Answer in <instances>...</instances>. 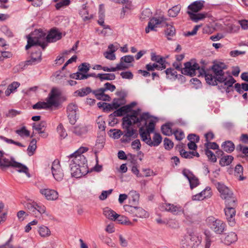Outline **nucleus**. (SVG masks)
I'll return each mask as SVG.
<instances>
[{
  "label": "nucleus",
  "instance_id": "nucleus-1",
  "mask_svg": "<svg viewBox=\"0 0 248 248\" xmlns=\"http://www.w3.org/2000/svg\"><path fill=\"white\" fill-rule=\"evenodd\" d=\"M140 110V109L133 110L131 114H127L123 118V136L121 139L122 143H128L138 137L137 130L131 127L132 125L137 124L140 126L142 122H144V125L147 124V120L150 118L149 114L143 113L139 116Z\"/></svg>",
  "mask_w": 248,
  "mask_h": 248
},
{
  "label": "nucleus",
  "instance_id": "nucleus-2",
  "mask_svg": "<svg viewBox=\"0 0 248 248\" xmlns=\"http://www.w3.org/2000/svg\"><path fill=\"white\" fill-rule=\"evenodd\" d=\"M227 68V66L223 62L215 63L211 67L214 75L212 74L207 75L206 76V82L214 86L217 85V81L224 83V85L227 87L226 92H229V88L232 87L236 80L228 72H224V70Z\"/></svg>",
  "mask_w": 248,
  "mask_h": 248
},
{
  "label": "nucleus",
  "instance_id": "nucleus-3",
  "mask_svg": "<svg viewBox=\"0 0 248 248\" xmlns=\"http://www.w3.org/2000/svg\"><path fill=\"white\" fill-rule=\"evenodd\" d=\"M155 123L154 121L151 120L148 124H147L144 126H141L139 128V133L141 140L150 146H157L162 141V137L160 134L155 133L153 138V140L151 139L150 134L154 132L155 128Z\"/></svg>",
  "mask_w": 248,
  "mask_h": 248
},
{
  "label": "nucleus",
  "instance_id": "nucleus-4",
  "mask_svg": "<svg viewBox=\"0 0 248 248\" xmlns=\"http://www.w3.org/2000/svg\"><path fill=\"white\" fill-rule=\"evenodd\" d=\"M185 67L182 70V74L193 77L197 76L204 77L206 80V76L211 75L209 71H206L203 67H200L199 64L193 61L187 62L184 64Z\"/></svg>",
  "mask_w": 248,
  "mask_h": 248
},
{
  "label": "nucleus",
  "instance_id": "nucleus-5",
  "mask_svg": "<svg viewBox=\"0 0 248 248\" xmlns=\"http://www.w3.org/2000/svg\"><path fill=\"white\" fill-rule=\"evenodd\" d=\"M46 35V33L41 30H36L32 32L27 36L28 43L26 49L28 50L31 46H39L44 50L47 46Z\"/></svg>",
  "mask_w": 248,
  "mask_h": 248
},
{
  "label": "nucleus",
  "instance_id": "nucleus-6",
  "mask_svg": "<svg viewBox=\"0 0 248 248\" xmlns=\"http://www.w3.org/2000/svg\"><path fill=\"white\" fill-rule=\"evenodd\" d=\"M2 153L1 155L0 156V167L1 169L12 167L17 169V170L20 172H24L29 177L30 174L29 173L28 168L25 165L20 163L16 162L14 159H11L10 160L5 157H3L4 153L0 150Z\"/></svg>",
  "mask_w": 248,
  "mask_h": 248
},
{
  "label": "nucleus",
  "instance_id": "nucleus-7",
  "mask_svg": "<svg viewBox=\"0 0 248 248\" xmlns=\"http://www.w3.org/2000/svg\"><path fill=\"white\" fill-rule=\"evenodd\" d=\"M87 151V149L85 148H81L78 151L71 155L70 157L73 159L71 161L70 166H72V165L79 167L87 166L86 157L82 155V153Z\"/></svg>",
  "mask_w": 248,
  "mask_h": 248
},
{
  "label": "nucleus",
  "instance_id": "nucleus-8",
  "mask_svg": "<svg viewBox=\"0 0 248 248\" xmlns=\"http://www.w3.org/2000/svg\"><path fill=\"white\" fill-rule=\"evenodd\" d=\"M236 205V200L232 198L228 203L227 207L224 209L225 214L229 225L233 226L235 224L234 217L235 215V207Z\"/></svg>",
  "mask_w": 248,
  "mask_h": 248
},
{
  "label": "nucleus",
  "instance_id": "nucleus-9",
  "mask_svg": "<svg viewBox=\"0 0 248 248\" xmlns=\"http://www.w3.org/2000/svg\"><path fill=\"white\" fill-rule=\"evenodd\" d=\"M124 209L125 211L131 214L134 217L146 218L149 217V213L142 207L134 206L130 205H124Z\"/></svg>",
  "mask_w": 248,
  "mask_h": 248
},
{
  "label": "nucleus",
  "instance_id": "nucleus-10",
  "mask_svg": "<svg viewBox=\"0 0 248 248\" xmlns=\"http://www.w3.org/2000/svg\"><path fill=\"white\" fill-rule=\"evenodd\" d=\"M207 221L209 223H211V228L216 233L221 234L224 231L226 224L222 220L210 217L207 218Z\"/></svg>",
  "mask_w": 248,
  "mask_h": 248
},
{
  "label": "nucleus",
  "instance_id": "nucleus-11",
  "mask_svg": "<svg viewBox=\"0 0 248 248\" xmlns=\"http://www.w3.org/2000/svg\"><path fill=\"white\" fill-rule=\"evenodd\" d=\"M52 173L54 178L57 181H60L62 180L64 174L60 164V161L56 159L52 164L51 167Z\"/></svg>",
  "mask_w": 248,
  "mask_h": 248
},
{
  "label": "nucleus",
  "instance_id": "nucleus-12",
  "mask_svg": "<svg viewBox=\"0 0 248 248\" xmlns=\"http://www.w3.org/2000/svg\"><path fill=\"white\" fill-rule=\"evenodd\" d=\"M78 111V106L74 103L69 104L67 107V114L69 123L74 124L77 121V112Z\"/></svg>",
  "mask_w": 248,
  "mask_h": 248
},
{
  "label": "nucleus",
  "instance_id": "nucleus-13",
  "mask_svg": "<svg viewBox=\"0 0 248 248\" xmlns=\"http://www.w3.org/2000/svg\"><path fill=\"white\" fill-rule=\"evenodd\" d=\"M71 173L73 177L80 178L87 174L88 171L87 166H78L72 165L70 166Z\"/></svg>",
  "mask_w": 248,
  "mask_h": 248
},
{
  "label": "nucleus",
  "instance_id": "nucleus-14",
  "mask_svg": "<svg viewBox=\"0 0 248 248\" xmlns=\"http://www.w3.org/2000/svg\"><path fill=\"white\" fill-rule=\"evenodd\" d=\"M89 126L84 124H80L73 126L71 130L76 136L82 137L85 135L89 131Z\"/></svg>",
  "mask_w": 248,
  "mask_h": 248
},
{
  "label": "nucleus",
  "instance_id": "nucleus-15",
  "mask_svg": "<svg viewBox=\"0 0 248 248\" xmlns=\"http://www.w3.org/2000/svg\"><path fill=\"white\" fill-rule=\"evenodd\" d=\"M217 188L220 193L222 199L229 200L232 198L233 195L232 191L224 184L218 183L217 185Z\"/></svg>",
  "mask_w": 248,
  "mask_h": 248
},
{
  "label": "nucleus",
  "instance_id": "nucleus-16",
  "mask_svg": "<svg viewBox=\"0 0 248 248\" xmlns=\"http://www.w3.org/2000/svg\"><path fill=\"white\" fill-rule=\"evenodd\" d=\"M183 174L188 179L191 189H192L199 185V179L189 170L184 169Z\"/></svg>",
  "mask_w": 248,
  "mask_h": 248
},
{
  "label": "nucleus",
  "instance_id": "nucleus-17",
  "mask_svg": "<svg viewBox=\"0 0 248 248\" xmlns=\"http://www.w3.org/2000/svg\"><path fill=\"white\" fill-rule=\"evenodd\" d=\"M62 37V33L58 31L56 29H52L48 34L46 36V42L52 43L55 42L58 40H60Z\"/></svg>",
  "mask_w": 248,
  "mask_h": 248
},
{
  "label": "nucleus",
  "instance_id": "nucleus-18",
  "mask_svg": "<svg viewBox=\"0 0 248 248\" xmlns=\"http://www.w3.org/2000/svg\"><path fill=\"white\" fill-rule=\"evenodd\" d=\"M162 210L170 212L174 215H178L179 213L183 212L182 207L179 205L164 203L161 206Z\"/></svg>",
  "mask_w": 248,
  "mask_h": 248
},
{
  "label": "nucleus",
  "instance_id": "nucleus-19",
  "mask_svg": "<svg viewBox=\"0 0 248 248\" xmlns=\"http://www.w3.org/2000/svg\"><path fill=\"white\" fill-rule=\"evenodd\" d=\"M40 193L44 195L47 200H56L58 198V193L55 190L49 188L40 189Z\"/></svg>",
  "mask_w": 248,
  "mask_h": 248
},
{
  "label": "nucleus",
  "instance_id": "nucleus-20",
  "mask_svg": "<svg viewBox=\"0 0 248 248\" xmlns=\"http://www.w3.org/2000/svg\"><path fill=\"white\" fill-rule=\"evenodd\" d=\"M41 55L42 53L40 50L32 53L30 60L26 61V65H30L40 62L42 60Z\"/></svg>",
  "mask_w": 248,
  "mask_h": 248
},
{
  "label": "nucleus",
  "instance_id": "nucleus-21",
  "mask_svg": "<svg viewBox=\"0 0 248 248\" xmlns=\"http://www.w3.org/2000/svg\"><path fill=\"white\" fill-rule=\"evenodd\" d=\"M46 126V122L45 121H42L39 123H33L32 127L33 129L37 131L38 132V133L42 134V137L46 138L47 136V134L45 133L44 131L45 130Z\"/></svg>",
  "mask_w": 248,
  "mask_h": 248
},
{
  "label": "nucleus",
  "instance_id": "nucleus-22",
  "mask_svg": "<svg viewBox=\"0 0 248 248\" xmlns=\"http://www.w3.org/2000/svg\"><path fill=\"white\" fill-rule=\"evenodd\" d=\"M163 22L162 18L158 19L156 18H153L150 19L148 22V26L145 29V31L146 33H148L150 31H155V28L157 27V25L160 24Z\"/></svg>",
  "mask_w": 248,
  "mask_h": 248
},
{
  "label": "nucleus",
  "instance_id": "nucleus-23",
  "mask_svg": "<svg viewBox=\"0 0 248 248\" xmlns=\"http://www.w3.org/2000/svg\"><path fill=\"white\" fill-rule=\"evenodd\" d=\"M211 189L209 187H206L204 190L201 193L193 196V200H202L205 198L210 197L211 195Z\"/></svg>",
  "mask_w": 248,
  "mask_h": 248
},
{
  "label": "nucleus",
  "instance_id": "nucleus-24",
  "mask_svg": "<svg viewBox=\"0 0 248 248\" xmlns=\"http://www.w3.org/2000/svg\"><path fill=\"white\" fill-rule=\"evenodd\" d=\"M134 61L133 56L131 55H127L122 57L120 60V62L118 64V66H120V67L123 68V70H125L128 68V66L125 64L124 63H131Z\"/></svg>",
  "mask_w": 248,
  "mask_h": 248
},
{
  "label": "nucleus",
  "instance_id": "nucleus-25",
  "mask_svg": "<svg viewBox=\"0 0 248 248\" xmlns=\"http://www.w3.org/2000/svg\"><path fill=\"white\" fill-rule=\"evenodd\" d=\"M203 1H196L190 4L188 8L193 12H198L203 7Z\"/></svg>",
  "mask_w": 248,
  "mask_h": 248
},
{
  "label": "nucleus",
  "instance_id": "nucleus-26",
  "mask_svg": "<svg viewBox=\"0 0 248 248\" xmlns=\"http://www.w3.org/2000/svg\"><path fill=\"white\" fill-rule=\"evenodd\" d=\"M237 240L236 234L233 232L229 233L224 239V243L227 245H230L231 244L235 242Z\"/></svg>",
  "mask_w": 248,
  "mask_h": 248
},
{
  "label": "nucleus",
  "instance_id": "nucleus-27",
  "mask_svg": "<svg viewBox=\"0 0 248 248\" xmlns=\"http://www.w3.org/2000/svg\"><path fill=\"white\" fill-rule=\"evenodd\" d=\"M221 147L223 150L227 153H230L233 152L235 148L234 143L230 141H226L222 143Z\"/></svg>",
  "mask_w": 248,
  "mask_h": 248
},
{
  "label": "nucleus",
  "instance_id": "nucleus-28",
  "mask_svg": "<svg viewBox=\"0 0 248 248\" xmlns=\"http://www.w3.org/2000/svg\"><path fill=\"white\" fill-rule=\"evenodd\" d=\"M128 107L126 106H123L119 108L116 109L113 113L111 114L109 116H114V117H120L122 116L125 114L129 112L128 110Z\"/></svg>",
  "mask_w": 248,
  "mask_h": 248
},
{
  "label": "nucleus",
  "instance_id": "nucleus-29",
  "mask_svg": "<svg viewBox=\"0 0 248 248\" xmlns=\"http://www.w3.org/2000/svg\"><path fill=\"white\" fill-rule=\"evenodd\" d=\"M181 245L182 248H192L193 244L191 240V237L189 235L185 236L184 239H182Z\"/></svg>",
  "mask_w": 248,
  "mask_h": 248
},
{
  "label": "nucleus",
  "instance_id": "nucleus-30",
  "mask_svg": "<svg viewBox=\"0 0 248 248\" xmlns=\"http://www.w3.org/2000/svg\"><path fill=\"white\" fill-rule=\"evenodd\" d=\"M167 29L165 31V34L168 40H171V37L175 34V29L171 25L166 24Z\"/></svg>",
  "mask_w": 248,
  "mask_h": 248
},
{
  "label": "nucleus",
  "instance_id": "nucleus-31",
  "mask_svg": "<svg viewBox=\"0 0 248 248\" xmlns=\"http://www.w3.org/2000/svg\"><path fill=\"white\" fill-rule=\"evenodd\" d=\"M191 19L195 22H198L200 20H202L206 17V14L203 13L194 14L190 11L187 12Z\"/></svg>",
  "mask_w": 248,
  "mask_h": 248
},
{
  "label": "nucleus",
  "instance_id": "nucleus-32",
  "mask_svg": "<svg viewBox=\"0 0 248 248\" xmlns=\"http://www.w3.org/2000/svg\"><path fill=\"white\" fill-rule=\"evenodd\" d=\"M233 159L232 155H227L222 157L219 161V164L221 166H225L230 165Z\"/></svg>",
  "mask_w": 248,
  "mask_h": 248
},
{
  "label": "nucleus",
  "instance_id": "nucleus-33",
  "mask_svg": "<svg viewBox=\"0 0 248 248\" xmlns=\"http://www.w3.org/2000/svg\"><path fill=\"white\" fill-rule=\"evenodd\" d=\"M103 214L105 217L111 220H114L117 214L113 210L106 207L104 209Z\"/></svg>",
  "mask_w": 248,
  "mask_h": 248
},
{
  "label": "nucleus",
  "instance_id": "nucleus-34",
  "mask_svg": "<svg viewBox=\"0 0 248 248\" xmlns=\"http://www.w3.org/2000/svg\"><path fill=\"white\" fill-rule=\"evenodd\" d=\"M166 68V65H161L159 64H156V63H149L146 64V69L148 71H154L155 69L160 70L164 69Z\"/></svg>",
  "mask_w": 248,
  "mask_h": 248
},
{
  "label": "nucleus",
  "instance_id": "nucleus-35",
  "mask_svg": "<svg viewBox=\"0 0 248 248\" xmlns=\"http://www.w3.org/2000/svg\"><path fill=\"white\" fill-rule=\"evenodd\" d=\"M20 85V84L17 82H13L11 84H10L8 86L7 89L5 92V95L6 96H9L10 94L13 93L17 87H19Z\"/></svg>",
  "mask_w": 248,
  "mask_h": 248
},
{
  "label": "nucleus",
  "instance_id": "nucleus-36",
  "mask_svg": "<svg viewBox=\"0 0 248 248\" xmlns=\"http://www.w3.org/2000/svg\"><path fill=\"white\" fill-rule=\"evenodd\" d=\"M92 92L90 87H87L85 88H82L80 90H78L75 92V96H79L83 97L87 95Z\"/></svg>",
  "mask_w": 248,
  "mask_h": 248
},
{
  "label": "nucleus",
  "instance_id": "nucleus-37",
  "mask_svg": "<svg viewBox=\"0 0 248 248\" xmlns=\"http://www.w3.org/2000/svg\"><path fill=\"white\" fill-rule=\"evenodd\" d=\"M96 77L99 78L101 81L104 80H114L115 78L114 74H98Z\"/></svg>",
  "mask_w": 248,
  "mask_h": 248
},
{
  "label": "nucleus",
  "instance_id": "nucleus-38",
  "mask_svg": "<svg viewBox=\"0 0 248 248\" xmlns=\"http://www.w3.org/2000/svg\"><path fill=\"white\" fill-rule=\"evenodd\" d=\"M181 8V7L180 5H177L173 6L171 9L169 10L168 15L171 17H176L180 12Z\"/></svg>",
  "mask_w": 248,
  "mask_h": 248
},
{
  "label": "nucleus",
  "instance_id": "nucleus-39",
  "mask_svg": "<svg viewBox=\"0 0 248 248\" xmlns=\"http://www.w3.org/2000/svg\"><path fill=\"white\" fill-rule=\"evenodd\" d=\"M37 203L35 202H28L26 204V207L27 209L30 211V213H31L33 215H35L36 217L37 216L36 215V209Z\"/></svg>",
  "mask_w": 248,
  "mask_h": 248
},
{
  "label": "nucleus",
  "instance_id": "nucleus-40",
  "mask_svg": "<svg viewBox=\"0 0 248 248\" xmlns=\"http://www.w3.org/2000/svg\"><path fill=\"white\" fill-rule=\"evenodd\" d=\"M105 14L104 12L100 10L99 12V19L98 20V23L102 26L104 29H110L108 25L104 24Z\"/></svg>",
  "mask_w": 248,
  "mask_h": 248
},
{
  "label": "nucleus",
  "instance_id": "nucleus-41",
  "mask_svg": "<svg viewBox=\"0 0 248 248\" xmlns=\"http://www.w3.org/2000/svg\"><path fill=\"white\" fill-rule=\"evenodd\" d=\"M55 2H57L58 0H54ZM70 3V0H60L55 5L57 10H59L62 8H63L69 5Z\"/></svg>",
  "mask_w": 248,
  "mask_h": 248
},
{
  "label": "nucleus",
  "instance_id": "nucleus-42",
  "mask_svg": "<svg viewBox=\"0 0 248 248\" xmlns=\"http://www.w3.org/2000/svg\"><path fill=\"white\" fill-rule=\"evenodd\" d=\"M46 104L48 108L52 106H56L58 105L57 99L49 94V96L46 100Z\"/></svg>",
  "mask_w": 248,
  "mask_h": 248
},
{
  "label": "nucleus",
  "instance_id": "nucleus-43",
  "mask_svg": "<svg viewBox=\"0 0 248 248\" xmlns=\"http://www.w3.org/2000/svg\"><path fill=\"white\" fill-rule=\"evenodd\" d=\"M39 233L42 237H46L50 235V231L47 227L43 226L39 228Z\"/></svg>",
  "mask_w": 248,
  "mask_h": 248
},
{
  "label": "nucleus",
  "instance_id": "nucleus-44",
  "mask_svg": "<svg viewBox=\"0 0 248 248\" xmlns=\"http://www.w3.org/2000/svg\"><path fill=\"white\" fill-rule=\"evenodd\" d=\"M151 60L153 61L156 62L161 65H165L164 59L159 55H156L155 53H153L151 54Z\"/></svg>",
  "mask_w": 248,
  "mask_h": 248
},
{
  "label": "nucleus",
  "instance_id": "nucleus-45",
  "mask_svg": "<svg viewBox=\"0 0 248 248\" xmlns=\"http://www.w3.org/2000/svg\"><path fill=\"white\" fill-rule=\"evenodd\" d=\"M78 70L81 73L85 74L90 70V64L86 62L82 63L78 67Z\"/></svg>",
  "mask_w": 248,
  "mask_h": 248
},
{
  "label": "nucleus",
  "instance_id": "nucleus-46",
  "mask_svg": "<svg viewBox=\"0 0 248 248\" xmlns=\"http://www.w3.org/2000/svg\"><path fill=\"white\" fill-rule=\"evenodd\" d=\"M15 132L21 137H29L30 133V131L26 128L25 126H23L20 129L16 130Z\"/></svg>",
  "mask_w": 248,
  "mask_h": 248
},
{
  "label": "nucleus",
  "instance_id": "nucleus-47",
  "mask_svg": "<svg viewBox=\"0 0 248 248\" xmlns=\"http://www.w3.org/2000/svg\"><path fill=\"white\" fill-rule=\"evenodd\" d=\"M162 133L167 136H170L171 134V128L169 124H163L161 126Z\"/></svg>",
  "mask_w": 248,
  "mask_h": 248
},
{
  "label": "nucleus",
  "instance_id": "nucleus-48",
  "mask_svg": "<svg viewBox=\"0 0 248 248\" xmlns=\"http://www.w3.org/2000/svg\"><path fill=\"white\" fill-rule=\"evenodd\" d=\"M57 130L61 138H64L67 136V134L62 124L58 125Z\"/></svg>",
  "mask_w": 248,
  "mask_h": 248
},
{
  "label": "nucleus",
  "instance_id": "nucleus-49",
  "mask_svg": "<svg viewBox=\"0 0 248 248\" xmlns=\"http://www.w3.org/2000/svg\"><path fill=\"white\" fill-rule=\"evenodd\" d=\"M165 72L168 78L171 79L177 78V72L173 69L168 68L165 71Z\"/></svg>",
  "mask_w": 248,
  "mask_h": 248
},
{
  "label": "nucleus",
  "instance_id": "nucleus-50",
  "mask_svg": "<svg viewBox=\"0 0 248 248\" xmlns=\"http://www.w3.org/2000/svg\"><path fill=\"white\" fill-rule=\"evenodd\" d=\"M205 154L211 161L213 162L217 161L216 156L213 152L208 150V149H205Z\"/></svg>",
  "mask_w": 248,
  "mask_h": 248
},
{
  "label": "nucleus",
  "instance_id": "nucleus-51",
  "mask_svg": "<svg viewBox=\"0 0 248 248\" xmlns=\"http://www.w3.org/2000/svg\"><path fill=\"white\" fill-rule=\"evenodd\" d=\"M116 51L115 49H113V50H109L108 51L105 52L104 53L105 57L110 60H114L115 59L116 57L114 52Z\"/></svg>",
  "mask_w": 248,
  "mask_h": 248
},
{
  "label": "nucleus",
  "instance_id": "nucleus-52",
  "mask_svg": "<svg viewBox=\"0 0 248 248\" xmlns=\"http://www.w3.org/2000/svg\"><path fill=\"white\" fill-rule=\"evenodd\" d=\"M129 194L131 197V200L133 202H136L139 201L140 194L136 191L132 190L129 192Z\"/></svg>",
  "mask_w": 248,
  "mask_h": 248
},
{
  "label": "nucleus",
  "instance_id": "nucleus-53",
  "mask_svg": "<svg viewBox=\"0 0 248 248\" xmlns=\"http://www.w3.org/2000/svg\"><path fill=\"white\" fill-rule=\"evenodd\" d=\"M127 217L121 216L117 214V215L116 216L114 220H116L120 224H126L127 222Z\"/></svg>",
  "mask_w": 248,
  "mask_h": 248
},
{
  "label": "nucleus",
  "instance_id": "nucleus-54",
  "mask_svg": "<svg viewBox=\"0 0 248 248\" xmlns=\"http://www.w3.org/2000/svg\"><path fill=\"white\" fill-rule=\"evenodd\" d=\"M164 146L166 150H170L172 148L173 143L168 138H166L164 140Z\"/></svg>",
  "mask_w": 248,
  "mask_h": 248
},
{
  "label": "nucleus",
  "instance_id": "nucleus-55",
  "mask_svg": "<svg viewBox=\"0 0 248 248\" xmlns=\"http://www.w3.org/2000/svg\"><path fill=\"white\" fill-rule=\"evenodd\" d=\"M110 133H112V136L114 139H119L123 135V132L119 129H110Z\"/></svg>",
  "mask_w": 248,
  "mask_h": 248
},
{
  "label": "nucleus",
  "instance_id": "nucleus-56",
  "mask_svg": "<svg viewBox=\"0 0 248 248\" xmlns=\"http://www.w3.org/2000/svg\"><path fill=\"white\" fill-rule=\"evenodd\" d=\"M34 109H40L42 108H47V105L44 102H38L32 106Z\"/></svg>",
  "mask_w": 248,
  "mask_h": 248
},
{
  "label": "nucleus",
  "instance_id": "nucleus-57",
  "mask_svg": "<svg viewBox=\"0 0 248 248\" xmlns=\"http://www.w3.org/2000/svg\"><path fill=\"white\" fill-rule=\"evenodd\" d=\"M46 207L41 204H38L37 203L36 212L37 216L39 214H42L46 212Z\"/></svg>",
  "mask_w": 248,
  "mask_h": 248
},
{
  "label": "nucleus",
  "instance_id": "nucleus-58",
  "mask_svg": "<svg viewBox=\"0 0 248 248\" xmlns=\"http://www.w3.org/2000/svg\"><path fill=\"white\" fill-rule=\"evenodd\" d=\"M205 149H218L219 146L216 142H207L204 144Z\"/></svg>",
  "mask_w": 248,
  "mask_h": 248
},
{
  "label": "nucleus",
  "instance_id": "nucleus-59",
  "mask_svg": "<svg viewBox=\"0 0 248 248\" xmlns=\"http://www.w3.org/2000/svg\"><path fill=\"white\" fill-rule=\"evenodd\" d=\"M36 142L37 141L35 139H32L30 144V145L29 146L28 148V151L29 152H32L33 153L36 148Z\"/></svg>",
  "mask_w": 248,
  "mask_h": 248
},
{
  "label": "nucleus",
  "instance_id": "nucleus-60",
  "mask_svg": "<svg viewBox=\"0 0 248 248\" xmlns=\"http://www.w3.org/2000/svg\"><path fill=\"white\" fill-rule=\"evenodd\" d=\"M236 150L241 151L243 154L248 157V147H245L242 144H240L236 147Z\"/></svg>",
  "mask_w": 248,
  "mask_h": 248
},
{
  "label": "nucleus",
  "instance_id": "nucleus-61",
  "mask_svg": "<svg viewBox=\"0 0 248 248\" xmlns=\"http://www.w3.org/2000/svg\"><path fill=\"white\" fill-rule=\"evenodd\" d=\"M174 135L176 139L178 140H181L185 137L184 133L182 130H176L174 133Z\"/></svg>",
  "mask_w": 248,
  "mask_h": 248
},
{
  "label": "nucleus",
  "instance_id": "nucleus-62",
  "mask_svg": "<svg viewBox=\"0 0 248 248\" xmlns=\"http://www.w3.org/2000/svg\"><path fill=\"white\" fill-rule=\"evenodd\" d=\"M105 92V89L104 88H101L98 90H94L92 92L95 95L96 98L98 99V98L102 95Z\"/></svg>",
  "mask_w": 248,
  "mask_h": 248
},
{
  "label": "nucleus",
  "instance_id": "nucleus-63",
  "mask_svg": "<svg viewBox=\"0 0 248 248\" xmlns=\"http://www.w3.org/2000/svg\"><path fill=\"white\" fill-rule=\"evenodd\" d=\"M120 75L123 78L131 79L133 78V75L132 73L130 71L121 72Z\"/></svg>",
  "mask_w": 248,
  "mask_h": 248
},
{
  "label": "nucleus",
  "instance_id": "nucleus-64",
  "mask_svg": "<svg viewBox=\"0 0 248 248\" xmlns=\"http://www.w3.org/2000/svg\"><path fill=\"white\" fill-rule=\"evenodd\" d=\"M187 139L190 142H199L200 138L198 136L194 134H189L187 136Z\"/></svg>",
  "mask_w": 248,
  "mask_h": 248
}]
</instances>
